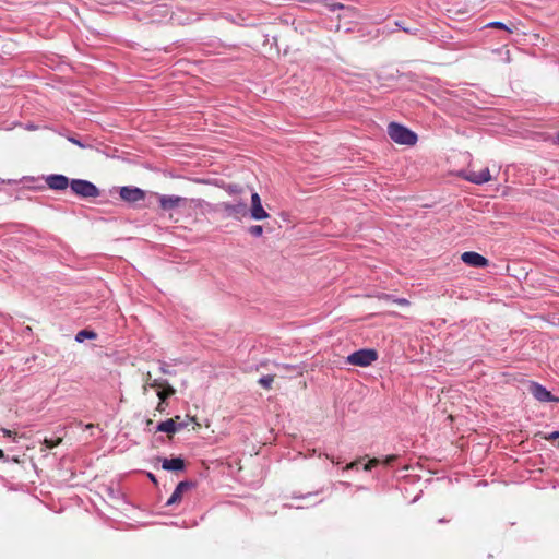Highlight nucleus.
<instances>
[{
    "label": "nucleus",
    "instance_id": "obj_7",
    "mask_svg": "<svg viewBox=\"0 0 559 559\" xmlns=\"http://www.w3.org/2000/svg\"><path fill=\"white\" fill-rule=\"evenodd\" d=\"M250 217L255 221L265 219L269 217V213L263 209L261 198L259 193L253 192L251 194V207L248 209Z\"/></svg>",
    "mask_w": 559,
    "mask_h": 559
},
{
    "label": "nucleus",
    "instance_id": "obj_30",
    "mask_svg": "<svg viewBox=\"0 0 559 559\" xmlns=\"http://www.w3.org/2000/svg\"><path fill=\"white\" fill-rule=\"evenodd\" d=\"M356 465H357V462H352V463H349L345 468H346V469H352V468H354Z\"/></svg>",
    "mask_w": 559,
    "mask_h": 559
},
{
    "label": "nucleus",
    "instance_id": "obj_24",
    "mask_svg": "<svg viewBox=\"0 0 559 559\" xmlns=\"http://www.w3.org/2000/svg\"><path fill=\"white\" fill-rule=\"evenodd\" d=\"M395 25L397 27H400L401 29H403L405 33L413 34V35L416 34V31H412V29L407 28V26H403L401 21H396Z\"/></svg>",
    "mask_w": 559,
    "mask_h": 559
},
{
    "label": "nucleus",
    "instance_id": "obj_4",
    "mask_svg": "<svg viewBox=\"0 0 559 559\" xmlns=\"http://www.w3.org/2000/svg\"><path fill=\"white\" fill-rule=\"evenodd\" d=\"M72 192L81 198H97L100 195L99 189L91 181L84 179H72L70 182Z\"/></svg>",
    "mask_w": 559,
    "mask_h": 559
},
{
    "label": "nucleus",
    "instance_id": "obj_11",
    "mask_svg": "<svg viewBox=\"0 0 559 559\" xmlns=\"http://www.w3.org/2000/svg\"><path fill=\"white\" fill-rule=\"evenodd\" d=\"M462 261L474 267H485L488 265V260L481 254L474 251H466L461 255Z\"/></svg>",
    "mask_w": 559,
    "mask_h": 559
},
{
    "label": "nucleus",
    "instance_id": "obj_35",
    "mask_svg": "<svg viewBox=\"0 0 559 559\" xmlns=\"http://www.w3.org/2000/svg\"><path fill=\"white\" fill-rule=\"evenodd\" d=\"M555 402H559V397H557V396H556V400H555Z\"/></svg>",
    "mask_w": 559,
    "mask_h": 559
},
{
    "label": "nucleus",
    "instance_id": "obj_14",
    "mask_svg": "<svg viewBox=\"0 0 559 559\" xmlns=\"http://www.w3.org/2000/svg\"><path fill=\"white\" fill-rule=\"evenodd\" d=\"M531 393L539 402H555L556 400V396H554L545 386L538 383H533L531 385Z\"/></svg>",
    "mask_w": 559,
    "mask_h": 559
},
{
    "label": "nucleus",
    "instance_id": "obj_22",
    "mask_svg": "<svg viewBox=\"0 0 559 559\" xmlns=\"http://www.w3.org/2000/svg\"><path fill=\"white\" fill-rule=\"evenodd\" d=\"M486 27H491V28H498V29H504L509 33L512 32V29L510 27H508L506 24H503L502 22H490L486 25Z\"/></svg>",
    "mask_w": 559,
    "mask_h": 559
},
{
    "label": "nucleus",
    "instance_id": "obj_5",
    "mask_svg": "<svg viewBox=\"0 0 559 559\" xmlns=\"http://www.w3.org/2000/svg\"><path fill=\"white\" fill-rule=\"evenodd\" d=\"M378 359V353L374 349H359L347 357V362L353 366L368 367Z\"/></svg>",
    "mask_w": 559,
    "mask_h": 559
},
{
    "label": "nucleus",
    "instance_id": "obj_20",
    "mask_svg": "<svg viewBox=\"0 0 559 559\" xmlns=\"http://www.w3.org/2000/svg\"><path fill=\"white\" fill-rule=\"evenodd\" d=\"M61 442H62V438L58 437L57 439L45 438L43 443L45 444V447L47 449H53L55 447L59 445Z\"/></svg>",
    "mask_w": 559,
    "mask_h": 559
},
{
    "label": "nucleus",
    "instance_id": "obj_9",
    "mask_svg": "<svg viewBox=\"0 0 559 559\" xmlns=\"http://www.w3.org/2000/svg\"><path fill=\"white\" fill-rule=\"evenodd\" d=\"M45 182L51 190L62 191L70 186L71 181L64 175L53 174L48 175L45 178Z\"/></svg>",
    "mask_w": 559,
    "mask_h": 559
},
{
    "label": "nucleus",
    "instance_id": "obj_19",
    "mask_svg": "<svg viewBox=\"0 0 559 559\" xmlns=\"http://www.w3.org/2000/svg\"><path fill=\"white\" fill-rule=\"evenodd\" d=\"M273 381H274V376L267 374V376H263L262 378H260L258 382L264 389H271Z\"/></svg>",
    "mask_w": 559,
    "mask_h": 559
},
{
    "label": "nucleus",
    "instance_id": "obj_12",
    "mask_svg": "<svg viewBox=\"0 0 559 559\" xmlns=\"http://www.w3.org/2000/svg\"><path fill=\"white\" fill-rule=\"evenodd\" d=\"M194 487V483L185 480L180 481L177 487L175 488L173 495L167 500L166 506H174L176 503H179L182 499L183 492L188 491L189 489Z\"/></svg>",
    "mask_w": 559,
    "mask_h": 559
},
{
    "label": "nucleus",
    "instance_id": "obj_23",
    "mask_svg": "<svg viewBox=\"0 0 559 559\" xmlns=\"http://www.w3.org/2000/svg\"><path fill=\"white\" fill-rule=\"evenodd\" d=\"M380 463V460L379 459H371L368 461V463L365 465L364 469L369 472L371 471V468L376 467L377 465H379Z\"/></svg>",
    "mask_w": 559,
    "mask_h": 559
},
{
    "label": "nucleus",
    "instance_id": "obj_15",
    "mask_svg": "<svg viewBox=\"0 0 559 559\" xmlns=\"http://www.w3.org/2000/svg\"><path fill=\"white\" fill-rule=\"evenodd\" d=\"M180 417L176 416L175 418H169L167 420L160 421L156 429L160 432L166 433H175L176 431L183 429V425H177V420H179Z\"/></svg>",
    "mask_w": 559,
    "mask_h": 559
},
{
    "label": "nucleus",
    "instance_id": "obj_13",
    "mask_svg": "<svg viewBox=\"0 0 559 559\" xmlns=\"http://www.w3.org/2000/svg\"><path fill=\"white\" fill-rule=\"evenodd\" d=\"M330 11L342 10L343 13L338 15V20L342 19H355L358 16V10L355 7L344 5L343 3H326Z\"/></svg>",
    "mask_w": 559,
    "mask_h": 559
},
{
    "label": "nucleus",
    "instance_id": "obj_16",
    "mask_svg": "<svg viewBox=\"0 0 559 559\" xmlns=\"http://www.w3.org/2000/svg\"><path fill=\"white\" fill-rule=\"evenodd\" d=\"M162 467L165 471L179 472L185 469L186 464L181 457L163 459Z\"/></svg>",
    "mask_w": 559,
    "mask_h": 559
},
{
    "label": "nucleus",
    "instance_id": "obj_10",
    "mask_svg": "<svg viewBox=\"0 0 559 559\" xmlns=\"http://www.w3.org/2000/svg\"><path fill=\"white\" fill-rule=\"evenodd\" d=\"M463 178L475 185H483L491 179L490 171L488 168H484L480 171L467 170L464 173Z\"/></svg>",
    "mask_w": 559,
    "mask_h": 559
},
{
    "label": "nucleus",
    "instance_id": "obj_27",
    "mask_svg": "<svg viewBox=\"0 0 559 559\" xmlns=\"http://www.w3.org/2000/svg\"><path fill=\"white\" fill-rule=\"evenodd\" d=\"M69 141H70V142H72V143H74L75 145H78V146L82 147V148H85V147H86V145H85V144H83L80 140H78V139H75V138H69Z\"/></svg>",
    "mask_w": 559,
    "mask_h": 559
},
{
    "label": "nucleus",
    "instance_id": "obj_31",
    "mask_svg": "<svg viewBox=\"0 0 559 559\" xmlns=\"http://www.w3.org/2000/svg\"><path fill=\"white\" fill-rule=\"evenodd\" d=\"M148 478H150L154 484H156V483H157L156 477H155L152 473H148Z\"/></svg>",
    "mask_w": 559,
    "mask_h": 559
},
{
    "label": "nucleus",
    "instance_id": "obj_17",
    "mask_svg": "<svg viewBox=\"0 0 559 559\" xmlns=\"http://www.w3.org/2000/svg\"><path fill=\"white\" fill-rule=\"evenodd\" d=\"M97 337V334L90 330H81L75 335V341L79 343L84 342L85 340H95Z\"/></svg>",
    "mask_w": 559,
    "mask_h": 559
},
{
    "label": "nucleus",
    "instance_id": "obj_2",
    "mask_svg": "<svg viewBox=\"0 0 559 559\" xmlns=\"http://www.w3.org/2000/svg\"><path fill=\"white\" fill-rule=\"evenodd\" d=\"M215 211L224 214V217L241 219L249 213L246 200H239L234 203L221 202L215 205Z\"/></svg>",
    "mask_w": 559,
    "mask_h": 559
},
{
    "label": "nucleus",
    "instance_id": "obj_3",
    "mask_svg": "<svg viewBox=\"0 0 559 559\" xmlns=\"http://www.w3.org/2000/svg\"><path fill=\"white\" fill-rule=\"evenodd\" d=\"M159 206L163 211H171L179 207L199 206L200 200L187 199L179 195L157 194Z\"/></svg>",
    "mask_w": 559,
    "mask_h": 559
},
{
    "label": "nucleus",
    "instance_id": "obj_6",
    "mask_svg": "<svg viewBox=\"0 0 559 559\" xmlns=\"http://www.w3.org/2000/svg\"><path fill=\"white\" fill-rule=\"evenodd\" d=\"M146 386L157 389V396L159 397L160 402H164L176 392L175 389L168 383V381L163 379H154L151 382L147 381L144 388ZM160 406L162 403H159L158 409H160Z\"/></svg>",
    "mask_w": 559,
    "mask_h": 559
},
{
    "label": "nucleus",
    "instance_id": "obj_32",
    "mask_svg": "<svg viewBox=\"0 0 559 559\" xmlns=\"http://www.w3.org/2000/svg\"><path fill=\"white\" fill-rule=\"evenodd\" d=\"M177 425H183V428H186V427L188 426V423H186V421H179V423H178V421H177Z\"/></svg>",
    "mask_w": 559,
    "mask_h": 559
},
{
    "label": "nucleus",
    "instance_id": "obj_25",
    "mask_svg": "<svg viewBox=\"0 0 559 559\" xmlns=\"http://www.w3.org/2000/svg\"><path fill=\"white\" fill-rule=\"evenodd\" d=\"M397 457H399L397 455H389L385 457L383 463H384V465L389 466V465L393 464L397 460Z\"/></svg>",
    "mask_w": 559,
    "mask_h": 559
},
{
    "label": "nucleus",
    "instance_id": "obj_33",
    "mask_svg": "<svg viewBox=\"0 0 559 559\" xmlns=\"http://www.w3.org/2000/svg\"><path fill=\"white\" fill-rule=\"evenodd\" d=\"M438 522H439V523H447V522H449V520H447V519L442 518V519H439V520H438Z\"/></svg>",
    "mask_w": 559,
    "mask_h": 559
},
{
    "label": "nucleus",
    "instance_id": "obj_34",
    "mask_svg": "<svg viewBox=\"0 0 559 559\" xmlns=\"http://www.w3.org/2000/svg\"><path fill=\"white\" fill-rule=\"evenodd\" d=\"M326 457L331 460V462L334 463V459L330 457L328 454H326Z\"/></svg>",
    "mask_w": 559,
    "mask_h": 559
},
{
    "label": "nucleus",
    "instance_id": "obj_26",
    "mask_svg": "<svg viewBox=\"0 0 559 559\" xmlns=\"http://www.w3.org/2000/svg\"><path fill=\"white\" fill-rule=\"evenodd\" d=\"M543 438H544L545 440H555V439H559V431H554V432H551V433H549V435H547V436L545 435V436H543Z\"/></svg>",
    "mask_w": 559,
    "mask_h": 559
},
{
    "label": "nucleus",
    "instance_id": "obj_1",
    "mask_svg": "<svg viewBox=\"0 0 559 559\" xmlns=\"http://www.w3.org/2000/svg\"><path fill=\"white\" fill-rule=\"evenodd\" d=\"M388 134L397 144L414 145L417 142V134L397 122L389 123Z\"/></svg>",
    "mask_w": 559,
    "mask_h": 559
},
{
    "label": "nucleus",
    "instance_id": "obj_21",
    "mask_svg": "<svg viewBox=\"0 0 559 559\" xmlns=\"http://www.w3.org/2000/svg\"><path fill=\"white\" fill-rule=\"evenodd\" d=\"M248 233L253 237H260L263 234V227L261 225H252L248 228Z\"/></svg>",
    "mask_w": 559,
    "mask_h": 559
},
{
    "label": "nucleus",
    "instance_id": "obj_29",
    "mask_svg": "<svg viewBox=\"0 0 559 559\" xmlns=\"http://www.w3.org/2000/svg\"><path fill=\"white\" fill-rule=\"evenodd\" d=\"M160 372H163L164 374H171V371H169L167 368H166V365L163 362L160 365Z\"/></svg>",
    "mask_w": 559,
    "mask_h": 559
},
{
    "label": "nucleus",
    "instance_id": "obj_18",
    "mask_svg": "<svg viewBox=\"0 0 559 559\" xmlns=\"http://www.w3.org/2000/svg\"><path fill=\"white\" fill-rule=\"evenodd\" d=\"M225 190L226 192H228L229 194L231 195H238V194H245L246 193V190L243 187L239 186V185H227L225 187Z\"/></svg>",
    "mask_w": 559,
    "mask_h": 559
},
{
    "label": "nucleus",
    "instance_id": "obj_28",
    "mask_svg": "<svg viewBox=\"0 0 559 559\" xmlns=\"http://www.w3.org/2000/svg\"><path fill=\"white\" fill-rule=\"evenodd\" d=\"M394 302H396L397 305H401V306H407L409 305V301L405 298H397V299H394Z\"/></svg>",
    "mask_w": 559,
    "mask_h": 559
},
{
    "label": "nucleus",
    "instance_id": "obj_8",
    "mask_svg": "<svg viewBox=\"0 0 559 559\" xmlns=\"http://www.w3.org/2000/svg\"><path fill=\"white\" fill-rule=\"evenodd\" d=\"M119 194L123 201L129 203H135L145 198V191L136 187H122Z\"/></svg>",
    "mask_w": 559,
    "mask_h": 559
}]
</instances>
